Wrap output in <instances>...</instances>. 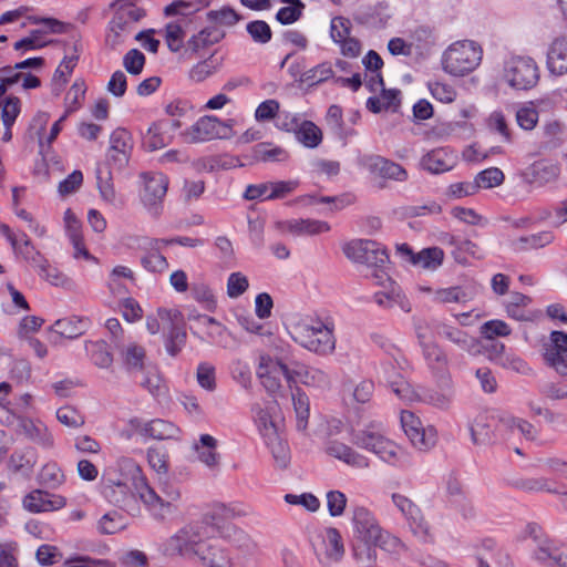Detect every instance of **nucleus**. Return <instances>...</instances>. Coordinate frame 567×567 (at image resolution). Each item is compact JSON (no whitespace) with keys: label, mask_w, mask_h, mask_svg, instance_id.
Instances as JSON below:
<instances>
[{"label":"nucleus","mask_w":567,"mask_h":567,"mask_svg":"<svg viewBox=\"0 0 567 567\" xmlns=\"http://www.w3.org/2000/svg\"><path fill=\"white\" fill-rule=\"evenodd\" d=\"M295 342L319 355L333 353L336 349L334 323L330 318H308L297 322L290 332Z\"/></svg>","instance_id":"1"},{"label":"nucleus","mask_w":567,"mask_h":567,"mask_svg":"<svg viewBox=\"0 0 567 567\" xmlns=\"http://www.w3.org/2000/svg\"><path fill=\"white\" fill-rule=\"evenodd\" d=\"M482 49L474 41L464 40L451 44L443 54L442 64L445 72L463 76L480 64Z\"/></svg>","instance_id":"2"},{"label":"nucleus","mask_w":567,"mask_h":567,"mask_svg":"<svg viewBox=\"0 0 567 567\" xmlns=\"http://www.w3.org/2000/svg\"><path fill=\"white\" fill-rule=\"evenodd\" d=\"M353 444L358 447L374 453L383 462L399 466L405 461L404 451L381 432L370 429L354 433Z\"/></svg>","instance_id":"3"},{"label":"nucleus","mask_w":567,"mask_h":567,"mask_svg":"<svg viewBox=\"0 0 567 567\" xmlns=\"http://www.w3.org/2000/svg\"><path fill=\"white\" fill-rule=\"evenodd\" d=\"M166 352L177 357L186 344L187 333L184 316L177 309L158 308Z\"/></svg>","instance_id":"4"},{"label":"nucleus","mask_w":567,"mask_h":567,"mask_svg":"<svg viewBox=\"0 0 567 567\" xmlns=\"http://www.w3.org/2000/svg\"><path fill=\"white\" fill-rule=\"evenodd\" d=\"M234 120L220 121L213 115L202 116L195 124L182 133L186 143H198L214 138H230Z\"/></svg>","instance_id":"5"},{"label":"nucleus","mask_w":567,"mask_h":567,"mask_svg":"<svg viewBox=\"0 0 567 567\" xmlns=\"http://www.w3.org/2000/svg\"><path fill=\"white\" fill-rule=\"evenodd\" d=\"M141 200L148 213L157 217L167 193L168 178L161 172H144L141 174Z\"/></svg>","instance_id":"6"},{"label":"nucleus","mask_w":567,"mask_h":567,"mask_svg":"<svg viewBox=\"0 0 567 567\" xmlns=\"http://www.w3.org/2000/svg\"><path fill=\"white\" fill-rule=\"evenodd\" d=\"M505 79L516 90H529L539 80L538 66L532 58H512L505 66Z\"/></svg>","instance_id":"7"},{"label":"nucleus","mask_w":567,"mask_h":567,"mask_svg":"<svg viewBox=\"0 0 567 567\" xmlns=\"http://www.w3.org/2000/svg\"><path fill=\"white\" fill-rule=\"evenodd\" d=\"M134 141L131 132L124 127H118L109 136V168L124 174L128 166Z\"/></svg>","instance_id":"8"},{"label":"nucleus","mask_w":567,"mask_h":567,"mask_svg":"<svg viewBox=\"0 0 567 567\" xmlns=\"http://www.w3.org/2000/svg\"><path fill=\"white\" fill-rule=\"evenodd\" d=\"M344 255L355 261L371 267L381 268L389 261L386 250L377 241L359 239L343 247Z\"/></svg>","instance_id":"9"},{"label":"nucleus","mask_w":567,"mask_h":567,"mask_svg":"<svg viewBox=\"0 0 567 567\" xmlns=\"http://www.w3.org/2000/svg\"><path fill=\"white\" fill-rule=\"evenodd\" d=\"M146 478L142 474V470L136 462L132 458H121L113 471L112 477H109V483L120 486V498L117 502H125L130 498V488L135 492L140 488V482H145Z\"/></svg>","instance_id":"10"},{"label":"nucleus","mask_w":567,"mask_h":567,"mask_svg":"<svg viewBox=\"0 0 567 567\" xmlns=\"http://www.w3.org/2000/svg\"><path fill=\"white\" fill-rule=\"evenodd\" d=\"M401 425L411 444L420 451L431 450L437 441L434 426L424 427L421 420L411 411L401 412Z\"/></svg>","instance_id":"11"},{"label":"nucleus","mask_w":567,"mask_h":567,"mask_svg":"<svg viewBox=\"0 0 567 567\" xmlns=\"http://www.w3.org/2000/svg\"><path fill=\"white\" fill-rule=\"evenodd\" d=\"M417 339L422 349V357L432 377L436 381H449L452 379L450 359L445 350L435 341H425L421 334H417Z\"/></svg>","instance_id":"12"},{"label":"nucleus","mask_w":567,"mask_h":567,"mask_svg":"<svg viewBox=\"0 0 567 567\" xmlns=\"http://www.w3.org/2000/svg\"><path fill=\"white\" fill-rule=\"evenodd\" d=\"M278 369L282 372V375L290 386L292 383L301 382L307 386L327 389L331 384L328 373L318 368L307 367L300 363H296L293 368H289L287 364L278 362Z\"/></svg>","instance_id":"13"},{"label":"nucleus","mask_w":567,"mask_h":567,"mask_svg":"<svg viewBox=\"0 0 567 567\" xmlns=\"http://www.w3.org/2000/svg\"><path fill=\"white\" fill-rule=\"evenodd\" d=\"M392 501L408 520L413 535L424 543L432 540L430 525L422 515L419 506L410 498L399 493L392 494Z\"/></svg>","instance_id":"14"},{"label":"nucleus","mask_w":567,"mask_h":567,"mask_svg":"<svg viewBox=\"0 0 567 567\" xmlns=\"http://www.w3.org/2000/svg\"><path fill=\"white\" fill-rule=\"evenodd\" d=\"M194 554L207 567H233V558L229 550L218 538H203L194 548Z\"/></svg>","instance_id":"15"},{"label":"nucleus","mask_w":567,"mask_h":567,"mask_svg":"<svg viewBox=\"0 0 567 567\" xmlns=\"http://www.w3.org/2000/svg\"><path fill=\"white\" fill-rule=\"evenodd\" d=\"M544 360L560 375H567V333L553 331L549 342L544 346Z\"/></svg>","instance_id":"16"},{"label":"nucleus","mask_w":567,"mask_h":567,"mask_svg":"<svg viewBox=\"0 0 567 567\" xmlns=\"http://www.w3.org/2000/svg\"><path fill=\"white\" fill-rule=\"evenodd\" d=\"M380 382L388 385L401 400L411 398V385L401 373L400 362L396 359L382 362L378 370Z\"/></svg>","instance_id":"17"},{"label":"nucleus","mask_w":567,"mask_h":567,"mask_svg":"<svg viewBox=\"0 0 567 567\" xmlns=\"http://www.w3.org/2000/svg\"><path fill=\"white\" fill-rule=\"evenodd\" d=\"M205 527L203 524L192 523L181 528L175 535H173L167 542V549L172 554H184L188 550L194 553V548L197 547L202 537H204Z\"/></svg>","instance_id":"18"},{"label":"nucleus","mask_w":567,"mask_h":567,"mask_svg":"<svg viewBox=\"0 0 567 567\" xmlns=\"http://www.w3.org/2000/svg\"><path fill=\"white\" fill-rule=\"evenodd\" d=\"M353 538L375 540L383 529L371 511L363 506H355L352 511Z\"/></svg>","instance_id":"19"},{"label":"nucleus","mask_w":567,"mask_h":567,"mask_svg":"<svg viewBox=\"0 0 567 567\" xmlns=\"http://www.w3.org/2000/svg\"><path fill=\"white\" fill-rule=\"evenodd\" d=\"M114 351L123 368L128 372L145 371L146 349L135 341L115 342Z\"/></svg>","instance_id":"20"},{"label":"nucleus","mask_w":567,"mask_h":567,"mask_svg":"<svg viewBox=\"0 0 567 567\" xmlns=\"http://www.w3.org/2000/svg\"><path fill=\"white\" fill-rule=\"evenodd\" d=\"M65 506V498L35 489L23 498V507L31 513L56 511Z\"/></svg>","instance_id":"21"},{"label":"nucleus","mask_w":567,"mask_h":567,"mask_svg":"<svg viewBox=\"0 0 567 567\" xmlns=\"http://www.w3.org/2000/svg\"><path fill=\"white\" fill-rule=\"evenodd\" d=\"M136 493L156 519H164L176 513L174 508H166L165 497L155 488L151 487L146 481L140 482V488Z\"/></svg>","instance_id":"22"},{"label":"nucleus","mask_w":567,"mask_h":567,"mask_svg":"<svg viewBox=\"0 0 567 567\" xmlns=\"http://www.w3.org/2000/svg\"><path fill=\"white\" fill-rule=\"evenodd\" d=\"M423 169L432 174H441L451 171L456 164V155L444 147L430 151L421 158Z\"/></svg>","instance_id":"23"},{"label":"nucleus","mask_w":567,"mask_h":567,"mask_svg":"<svg viewBox=\"0 0 567 567\" xmlns=\"http://www.w3.org/2000/svg\"><path fill=\"white\" fill-rule=\"evenodd\" d=\"M64 224L66 235L74 249L73 257L75 259L83 257L89 261L97 262V259L85 248L82 240L81 223L71 209H66L64 213Z\"/></svg>","instance_id":"24"},{"label":"nucleus","mask_w":567,"mask_h":567,"mask_svg":"<svg viewBox=\"0 0 567 567\" xmlns=\"http://www.w3.org/2000/svg\"><path fill=\"white\" fill-rule=\"evenodd\" d=\"M18 426L22 434L39 446L48 450L54 446V439L42 421L24 417L19 420Z\"/></svg>","instance_id":"25"},{"label":"nucleus","mask_w":567,"mask_h":567,"mask_svg":"<svg viewBox=\"0 0 567 567\" xmlns=\"http://www.w3.org/2000/svg\"><path fill=\"white\" fill-rule=\"evenodd\" d=\"M144 17V11L134 4H123L118 7L111 21V31L120 37L122 32L130 33L134 23Z\"/></svg>","instance_id":"26"},{"label":"nucleus","mask_w":567,"mask_h":567,"mask_svg":"<svg viewBox=\"0 0 567 567\" xmlns=\"http://www.w3.org/2000/svg\"><path fill=\"white\" fill-rule=\"evenodd\" d=\"M326 452L328 455L352 467L367 468L370 465L368 457L337 440H331L327 443Z\"/></svg>","instance_id":"27"},{"label":"nucleus","mask_w":567,"mask_h":567,"mask_svg":"<svg viewBox=\"0 0 567 567\" xmlns=\"http://www.w3.org/2000/svg\"><path fill=\"white\" fill-rule=\"evenodd\" d=\"M437 389H427L423 392V401L436 409L449 410L454 401L455 390L453 381H437Z\"/></svg>","instance_id":"28"},{"label":"nucleus","mask_w":567,"mask_h":567,"mask_svg":"<svg viewBox=\"0 0 567 567\" xmlns=\"http://www.w3.org/2000/svg\"><path fill=\"white\" fill-rule=\"evenodd\" d=\"M433 329L439 337L447 339L463 351L473 352L477 346L475 338L456 327L435 322Z\"/></svg>","instance_id":"29"},{"label":"nucleus","mask_w":567,"mask_h":567,"mask_svg":"<svg viewBox=\"0 0 567 567\" xmlns=\"http://www.w3.org/2000/svg\"><path fill=\"white\" fill-rule=\"evenodd\" d=\"M547 68L550 73L563 75L567 73V37L556 38L547 52Z\"/></svg>","instance_id":"30"},{"label":"nucleus","mask_w":567,"mask_h":567,"mask_svg":"<svg viewBox=\"0 0 567 567\" xmlns=\"http://www.w3.org/2000/svg\"><path fill=\"white\" fill-rule=\"evenodd\" d=\"M219 536L246 555H252L257 551V543L247 532L235 525L224 526Z\"/></svg>","instance_id":"31"},{"label":"nucleus","mask_w":567,"mask_h":567,"mask_svg":"<svg viewBox=\"0 0 567 567\" xmlns=\"http://www.w3.org/2000/svg\"><path fill=\"white\" fill-rule=\"evenodd\" d=\"M198 460L209 468H216L219 465L220 455L216 452L217 440L209 434H202L193 445Z\"/></svg>","instance_id":"32"},{"label":"nucleus","mask_w":567,"mask_h":567,"mask_svg":"<svg viewBox=\"0 0 567 567\" xmlns=\"http://www.w3.org/2000/svg\"><path fill=\"white\" fill-rule=\"evenodd\" d=\"M560 174L558 164L545 161H538L530 165L528 168V183L544 186L548 183L555 182Z\"/></svg>","instance_id":"33"},{"label":"nucleus","mask_w":567,"mask_h":567,"mask_svg":"<svg viewBox=\"0 0 567 567\" xmlns=\"http://www.w3.org/2000/svg\"><path fill=\"white\" fill-rule=\"evenodd\" d=\"M375 547L374 540L352 539L351 551L358 567H374L377 565Z\"/></svg>","instance_id":"34"},{"label":"nucleus","mask_w":567,"mask_h":567,"mask_svg":"<svg viewBox=\"0 0 567 567\" xmlns=\"http://www.w3.org/2000/svg\"><path fill=\"white\" fill-rule=\"evenodd\" d=\"M554 234L549 230L520 236L512 240L511 246L515 251L540 249L554 241Z\"/></svg>","instance_id":"35"},{"label":"nucleus","mask_w":567,"mask_h":567,"mask_svg":"<svg viewBox=\"0 0 567 567\" xmlns=\"http://www.w3.org/2000/svg\"><path fill=\"white\" fill-rule=\"evenodd\" d=\"M286 229L293 235H318L330 230V225L317 219H292L285 223Z\"/></svg>","instance_id":"36"},{"label":"nucleus","mask_w":567,"mask_h":567,"mask_svg":"<svg viewBox=\"0 0 567 567\" xmlns=\"http://www.w3.org/2000/svg\"><path fill=\"white\" fill-rule=\"evenodd\" d=\"M369 162L370 167L384 178L402 182L408 177L406 171L398 163L385 159L381 156H370Z\"/></svg>","instance_id":"37"},{"label":"nucleus","mask_w":567,"mask_h":567,"mask_svg":"<svg viewBox=\"0 0 567 567\" xmlns=\"http://www.w3.org/2000/svg\"><path fill=\"white\" fill-rule=\"evenodd\" d=\"M87 328V320L70 317L56 320L52 326V331L68 339H75L82 336Z\"/></svg>","instance_id":"38"},{"label":"nucleus","mask_w":567,"mask_h":567,"mask_svg":"<svg viewBox=\"0 0 567 567\" xmlns=\"http://www.w3.org/2000/svg\"><path fill=\"white\" fill-rule=\"evenodd\" d=\"M234 509L226 506L225 504L217 503L214 504L210 509L204 515L202 522H197L198 524H203L205 530L208 526L217 529L218 534H220V529L224 526H228L225 522L234 516Z\"/></svg>","instance_id":"39"},{"label":"nucleus","mask_w":567,"mask_h":567,"mask_svg":"<svg viewBox=\"0 0 567 567\" xmlns=\"http://www.w3.org/2000/svg\"><path fill=\"white\" fill-rule=\"evenodd\" d=\"M534 557L540 563L553 561L559 567H567V546L556 547L543 543L540 548L535 549Z\"/></svg>","instance_id":"40"},{"label":"nucleus","mask_w":567,"mask_h":567,"mask_svg":"<svg viewBox=\"0 0 567 567\" xmlns=\"http://www.w3.org/2000/svg\"><path fill=\"white\" fill-rule=\"evenodd\" d=\"M171 142V136L165 132V123H153L143 136V145L148 151L165 147Z\"/></svg>","instance_id":"41"},{"label":"nucleus","mask_w":567,"mask_h":567,"mask_svg":"<svg viewBox=\"0 0 567 567\" xmlns=\"http://www.w3.org/2000/svg\"><path fill=\"white\" fill-rule=\"evenodd\" d=\"M144 433L156 440H171L178 435V427L172 422L156 419L146 423Z\"/></svg>","instance_id":"42"},{"label":"nucleus","mask_w":567,"mask_h":567,"mask_svg":"<svg viewBox=\"0 0 567 567\" xmlns=\"http://www.w3.org/2000/svg\"><path fill=\"white\" fill-rule=\"evenodd\" d=\"M295 136L308 148H315L322 142L321 130L311 121L303 120Z\"/></svg>","instance_id":"43"},{"label":"nucleus","mask_w":567,"mask_h":567,"mask_svg":"<svg viewBox=\"0 0 567 567\" xmlns=\"http://www.w3.org/2000/svg\"><path fill=\"white\" fill-rule=\"evenodd\" d=\"M443 260L444 251L441 248L429 247L416 252L413 265L423 269L435 270L443 264Z\"/></svg>","instance_id":"44"},{"label":"nucleus","mask_w":567,"mask_h":567,"mask_svg":"<svg viewBox=\"0 0 567 567\" xmlns=\"http://www.w3.org/2000/svg\"><path fill=\"white\" fill-rule=\"evenodd\" d=\"M270 450L272 457L279 467H286L289 462L288 444L280 437L278 432H271L270 436L264 439Z\"/></svg>","instance_id":"45"},{"label":"nucleus","mask_w":567,"mask_h":567,"mask_svg":"<svg viewBox=\"0 0 567 567\" xmlns=\"http://www.w3.org/2000/svg\"><path fill=\"white\" fill-rule=\"evenodd\" d=\"M292 404L297 416V429L303 431L308 425L310 404L308 395L300 388H296L292 392Z\"/></svg>","instance_id":"46"},{"label":"nucleus","mask_w":567,"mask_h":567,"mask_svg":"<svg viewBox=\"0 0 567 567\" xmlns=\"http://www.w3.org/2000/svg\"><path fill=\"white\" fill-rule=\"evenodd\" d=\"M470 431L474 444H487L494 436L489 417L485 414H480L473 420Z\"/></svg>","instance_id":"47"},{"label":"nucleus","mask_w":567,"mask_h":567,"mask_svg":"<svg viewBox=\"0 0 567 567\" xmlns=\"http://www.w3.org/2000/svg\"><path fill=\"white\" fill-rule=\"evenodd\" d=\"M532 302V299L520 292H514L511 296V300L506 305V312L507 315L518 321H527L530 320V316L525 310V307H527Z\"/></svg>","instance_id":"48"},{"label":"nucleus","mask_w":567,"mask_h":567,"mask_svg":"<svg viewBox=\"0 0 567 567\" xmlns=\"http://www.w3.org/2000/svg\"><path fill=\"white\" fill-rule=\"evenodd\" d=\"M224 37V31L216 27H208L203 29L198 34L193 35L188 41V45L194 51H198L202 48L219 42Z\"/></svg>","instance_id":"49"},{"label":"nucleus","mask_w":567,"mask_h":567,"mask_svg":"<svg viewBox=\"0 0 567 567\" xmlns=\"http://www.w3.org/2000/svg\"><path fill=\"white\" fill-rule=\"evenodd\" d=\"M79 55H65L53 75V92L59 95L62 86L66 83L74 66L76 65Z\"/></svg>","instance_id":"50"},{"label":"nucleus","mask_w":567,"mask_h":567,"mask_svg":"<svg viewBox=\"0 0 567 567\" xmlns=\"http://www.w3.org/2000/svg\"><path fill=\"white\" fill-rule=\"evenodd\" d=\"M254 157L261 162H285L288 159V152L280 146L260 143L254 148Z\"/></svg>","instance_id":"51"},{"label":"nucleus","mask_w":567,"mask_h":567,"mask_svg":"<svg viewBox=\"0 0 567 567\" xmlns=\"http://www.w3.org/2000/svg\"><path fill=\"white\" fill-rule=\"evenodd\" d=\"M326 555L333 561H339L344 555V546L340 532L330 527L326 530Z\"/></svg>","instance_id":"52"},{"label":"nucleus","mask_w":567,"mask_h":567,"mask_svg":"<svg viewBox=\"0 0 567 567\" xmlns=\"http://www.w3.org/2000/svg\"><path fill=\"white\" fill-rule=\"evenodd\" d=\"M333 75L334 72L331 64L329 62H323L306 71L301 75L300 81L308 84L309 86H313L328 81L329 79L333 78Z\"/></svg>","instance_id":"53"},{"label":"nucleus","mask_w":567,"mask_h":567,"mask_svg":"<svg viewBox=\"0 0 567 567\" xmlns=\"http://www.w3.org/2000/svg\"><path fill=\"white\" fill-rule=\"evenodd\" d=\"M117 307L123 319L128 323H135L143 318L141 305L132 297L121 299Z\"/></svg>","instance_id":"54"},{"label":"nucleus","mask_w":567,"mask_h":567,"mask_svg":"<svg viewBox=\"0 0 567 567\" xmlns=\"http://www.w3.org/2000/svg\"><path fill=\"white\" fill-rule=\"evenodd\" d=\"M156 491L159 492L161 495L165 497L166 508H174L177 512V504L181 499L179 487L175 483L167 480L166 477H161Z\"/></svg>","instance_id":"55"},{"label":"nucleus","mask_w":567,"mask_h":567,"mask_svg":"<svg viewBox=\"0 0 567 567\" xmlns=\"http://www.w3.org/2000/svg\"><path fill=\"white\" fill-rule=\"evenodd\" d=\"M56 419L61 424L70 429L81 427L85 423L84 415L71 405H65L58 409Z\"/></svg>","instance_id":"56"},{"label":"nucleus","mask_w":567,"mask_h":567,"mask_svg":"<svg viewBox=\"0 0 567 567\" xmlns=\"http://www.w3.org/2000/svg\"><path fill=\"white\" fill-rule=\"evenodd\" d=\"M374 546L394 556H400L406 550L405 545L400 538L385 530H383L381 536L374 540Z\"/></svg>","instance_id":"57"},{"label":"nucleus","mask_w":567,"mask_h":567,"mask_svg":"<svg viewBox=\"0 0 567 567\" xmlns=\"http://www.w3.org/2000/svg\"><path fill=\"white\" fill-rule=\"evenodd\" d=\"M86 87L84 82L75 81L66 93L65 96V112L68 116L80 109L81 102L84 99Z\"/></svg>","instance_id":"58"},{"label":"nucleus","mask_w":567,"mask_h":567,"mask_svg":"<svg viewBox=\"0 0 567 567\" xmlns=\"http://www.w3.org/2000/svg\"><path fill=\"white\" fill-rule=\"evenodd\" d=\"M504 182V173L497 167H489L480 172L474 181L478 188H492Z\"/></svg>","instance_id":"59"},{"label":"nucleus","mask_w":567,"mask_h":567,"mask_svg":"<svg viewBox=\"0 0 567 567\" xmlns=\"http://www.w3.org/2000/svg\"><path fill=\"white\" fill-rule=\"evenodd\" d=\"M196 380L200 388L213 392L217 385L215 367L208 362H200L197 367Z\"/></svg>","instance_id":"60"},{"label":"nucleus","mask_w":567,"mask_h":567,"mask_svg":"<svg viewBox=\"0 0 567 567\" xmlns=\"http://www.w3.org/2000/svg\"><path fill=\"white\" fill-rule=\"evenodd\" d=\"M141 385L155 398L163 395L166 390L164 381L156 368L145 371Z\"/></svg>","instance_id":"61"},{"label":"nucleus","mask_w":567,"mask_h":567,"mask_svg":"<svg viewBox=\"0 0 567 567\" xmlns=\"http://www.w3.org/2000/svg\"><path fill=\"white\" fill-rule=\"evenodd\" d=\"M246 30L251 39L260 44H266L271 40L272 32L269 24L264 20H255L247 24Z\"/></svg>","instance_id":"62"},{"label":"nucleus","mask_w":567,"mask_h":567,"mask_svg":"<svg viewBox=\"0 0 567 567\" xmlns=\"http://www.w3.org/2000/svg\"><path fill=\"white\" fill-rule=\"evenodd\" d=\"M207 20L221 25H235L241 20V17L231 8L223 7L220 10H210L207 12Z\"/></svg>","instance_id":"63"},{"label":"nucleus","mask_w":567,"mask_h":567,"mask_svg":"<svg viewBox=\"0 0 567 567\" xmlns=\"http://www.w3.org/2000/svg\"><path fill=\"white\" fill-rule=\"evenodd\" d=\"M351 28L352 24L348 18L334 17L330 23V37L334 43H339L350 37Z\"/></svg>","instance_id":"64"}]
</instances>
